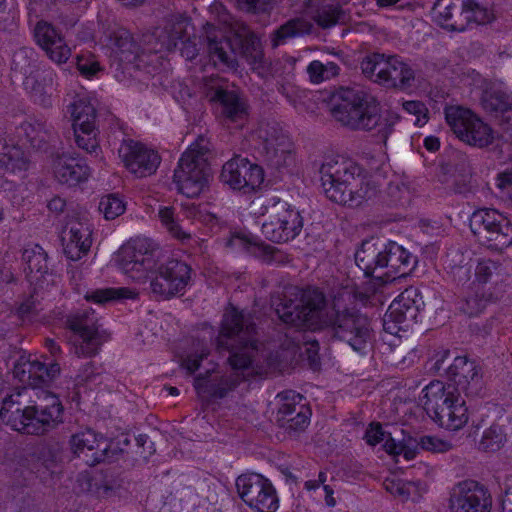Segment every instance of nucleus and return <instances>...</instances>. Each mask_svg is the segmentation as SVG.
I'll list each match as a JSON object with an SVG mask.
<instances>
[{"instance_id":"1","label":"nucleus","mask_w":512,"mask_h":512,"mask_svg":"<svg viewBox=\"0 0 512 512\" xmlns=\"http://www.w3.org/2000/svg\"><path fill=\"white\" fill-rule=\"evenodd\" d=\"M60 374L58 363L48 366L30 356L21 355L13 365V376L28 385L3 398L0 418L13 430L28 435H43L63 422L64 407L59 397L42 385Z\"/></svg>"},{"instance_id":"2","label":"nucleus","mask_w":512,"mask_h":512,"mask_svg":"<svg viewBox=\"0 0 512 512\" xmlns=\"http://www.w3.org/2000/svg\"><path fill=\"white\" fill-rule=\"evenodd\" d=\"M255 333L256 325L250 314L234 307L224 314L216 347L220 353H229L228 362L234 372L223 376L208 373L198 375L194 380L198 395L221 399L242 382L243 378L237 371L245 370L252 364L257 352Z\"/></svg>"},{"instance_id":"3","label":"nucleus","mask_w":512,"mask_h":512,"mask_svg":"<svg viewBox=\"0 0 512 512\" xmlns=\"http://www.w3.org/2000/svg\"><path fill=\"white\" fill-rule=\"evenodd\" d=\"M332 117L351 130L371 131L378 129L385 141L392 133L397 117H382L377 99L370 93L354 88H340L330 100Z\"/></svg>"},{"instance_id":"4","label":"nucleus","mask_w":512,"mask_h":512,"mask_svg":"<svg viewBox=\"0 0 512 512\" xmlns=\"http://www.w3.org/2000/svg\"><path fill=\"white\" fill-rule=\"evenodd\" d=\"M319 172L326 197L337 204L358 207L377 195V187L350 159H331L322 164Z\"/></svg>"},{"instance_id":"5","label":"nucleus","mask_w":512,"mask_h":512,"mask_svg":"<svg viewBox=\"0 0 512 512\" xmlns=\"http://www.w3.org/2000/svg\"><path fill=\"white\" fill-rule=\"evenodd\" d=\"M272 305L279 319L286 325L298 329L321 330L326 298L319 289L291 287L274 300Z\"/></svg>"},{"instance_id":"6","label":"nucleus","mask_w":512,"mask_h":512,"mask_svg":"<svg viewBox=\"0 0 512 512\" xmlns=\"http://www.w3.org/2000/svg\"><path fill=\"white\" fill-rule=\"evenodd\" d=\"M209 154V142L204 137H199L182 154L173 175L179 193L188 198L200 195L210 176Z\"/></svg>"},{"instance_id":"7","label":"nucleus","mask_w":512,"mask_h":512,"mask_svg":"<svg viewBox=\"0 0 512 512\" xmlns=\"http://www.w3.org/2000/svg\"><path fill=\"white\" fill-rule=\"evenodd\" d=\"M325 328H329L333 337L346 342L357 352H363L372 338L369 318L354 308L332 311L325 308L321 330Z\"/></svg>"},{"instance_id":"8","label":"nucleus","mask_w":512,"mask_h":512,"mask_svg":"<svg viewBox=\"0 0 512 512\" xmlns=\"http://www.w3.org/2000/svg\"><path fill=\"white\" fill-rule=\"evenodd\" d=\"M205 94L223 125L235 129L244 127L249 118V104L237 87L225 79L212 78L206 83Z\"/></svg>"},{"instance_id":"9","label":"nucleus","mask_w":512,"mask_h":512,"mask_svg":"<svg viewBox=\"0 0 512 512\" xmlns=\"http://www.w3.org/2000/svg\"><path fill=\"white\" fill-rule=\"evenodd\" d=\"M263 206L265 220L261 231L266 239L283 243L295 239L300 234L304 218L298 209L276 196L266 198Z\"/></svg>"},{"instance_id":"10","label":"nucleus","mask_w":512,"mask_h":512,"mask_svg":"<svg viewBox=\"0 0 512 512\" xmlns=\"http://www.w3.org/2000/svg\"><path fill=\"white\" fill-rule=\"evenodd\" d=\"M159 248L147 238H136L123 245L117 254L119 268L137 282H143L156 267Z\"/></svg>"},{"instance_id":"11","label":"nucleus","mask_w":512,"mask_h":512,"mask_svg":"<svg viewBox=\"0 0 512 512\" xmlns=\"http://www.w3.org/2000/svg\"><path fill=\"white\" fill-rule=\"evenodd\" d=\"M470 228L479 241L495 250L512 244V222L495 209H480L470 218Z\"/></svg>"},{"instance_id":"12","label":"nucleus","mask_w":512,"mask_h":512,"mask_svg":"<svg viewBox=\"0 0 512 512\" xmlns=\"http://www.w3.org/2000/svg\"><path fill=\"white\" fill-rule=\"evenodd\" d=\"M445 119L456 136L469 145L482 148L493 141L492 129L467 108L446 107Z\"/></svg>"},{"instance_id":"13","label":"nucleus","mask_w":512,"mask_h":512,"mask_svg":"<svg viewBox=\"0 0 512 512\" xmlns=\"http://www.w3.org/2000/svg\"><path fill=\"white\" fill-rule=\"evenodd\" d=\"M66 325L74 333V353L78 357H91L103 343L98 319L91 308L77 310L67 317Z\"/></svg>"},{"instance_id":"14","label":"nucleus","mask_w":512,"mask_h":512,"mask_svg":"<svg viewBox=\"0 0 512 512\" xmlns=\"http://www.w3.org/2000/svg\"><path fill=\"white\" fill-rule=\"evenodd\" d=\"M425 304L414 287L405 289L389 306L383 318L384 330L397 334L401 329L407 330L417 322V317Z\"/></svg>"},{"instance_id":"15","label":"nucleus","mask_w":512,"mask_h":512,"mask_svg":"<svg viewBox=\"0 0 512 512\" xmlns=\"http://www.w3.org/2000/svg\"><path fill=\"white\" fill-rule=\"evenodd\" d=\"M240 498L258 512H274L278 498L271 482L257 473L242 474L236 479Z\"/></svg>"},{"instance_id":"16","label":"nucleus","mask_w":512,"mask_h":512,"mask_svg":"<svg viewBox=\"0 0 512 512\" xmlns=\"http://www.w3.org/2000/svg\"><path fill=\"white\" fill-rule=\"evenodd\" d=\"M203 29L205 51L209 62L220 71L236 70L239 66L237 54L239 39L234 36H225L219 28L211 23H206Z\"/></svg>"},{"instance_id":"17","label":"nucleus","mask_w":512,"mask_h":512,"mask_svg":"<svg viewBox=\"0 0 512 512\" xmlns=\"http://www.w3.org/2000/svg\"><path fill=\"white\" fill-rule=\"evenodd\" d=\"M11 70L15 77L19 76L22 80L35 103L43 107L52 105L51 95L38 80L36 53L32 48L22 47L14 52Z\"/></svg>"},{"instance_id":"18","label":"nucleus","mask_w":512,"mask_h":512,"mask_svg":"<svg viewBox=\"0 0 512 512\" xmlns=\"http://www.w3.org/2000/svg\"><path fill=\"white\" fill-rule=\"evenodd\" d=\"M447 383L468 398L484 394L485 383L481 366L467 356H457L445 369Z\"/></svg>"},{"instance_id":"19","label":"nucleus","mask_w":512,"mask_h":512,"mask_svg":"<svg viewBox=\"0 0 512 512\" xmlns=\"http://www.w3.org/2000/svg\"><path fill=\"white\" fill-rule=\"evenodd\" d=\"M220 180L233 190L250 193L263 183L264 171L261 166L251 163L247 158L236 156L223 165Z\"/></svg>"},{"instance_id":"20","label":"nucleus","mask_w":512,"mask_h":512,"mask_svg":"<svg viewBox=\"0 0 512 512\" xmlns=\"http://www.w3.org/2000/svg\"><path fill=\"white\" fill-rule=\"evenodd\" d=\"M191 267L184 261L170 259L161 264L150 287L154 294L166 299L183 293L191 280Z\"/></svg>"},{"instance_id":"21","label":"nucleus","mask_w":512,"mask_h":512,"mask_svg":"<svg viewBox=\"0 0 512 512\" xmlns=\"http://www.w3.org/2000/svg\"><path fill=\"white\" fill-rule=\"evenodd\" d=\"M492 499L484 486L475 481L455 485L449 499L451 512H490Z\"/></svg>"},{"instance_id":"22","label":"nucleus","mask_w":512,"mask_h":512,"mask_svg":"<svg viewBox=\"0 0 512 512\" xmlns=\"http://www.w3.org/2000/svg\"><path fill=\"white\" fill-rule=\"evenodd\" d=\"M118 153L127 169L139 178L155 173L161 161L157 152L132 139L123 140Z\"/></svg>"},{"instance_id":"23","label":"nucleus","mask_w":512,"mask_h":512,"mask_svg":"<svg viewBox=\"0 0 512 512\" xmlns=\"http://www.w3.org/2000/svg\"><path fill=\"white\" fill-rule=\"evenodd\" d=\"M280 404L276 422L289 434L304 431L310 422L311 411L302 404L303 396L294 391H286L278 394Z\"/></svg>"},{"instance_id":"24","label":"nucleus","mask_w":512,"mask_h":512,"mask_svg":"<svg viewBox=\"0 0 512 512\" xmlns=\"http://www.w3.org/2000/svg\"><path fill=\"white\" fill-rule=\"evenodd\" d=\"M70 444L73 453L88 466H95L110 458L111 443L91 429L72 435Z\"/></svg>"},{"instance_id":"25","label":"nucleus","mask_w":512,"mask_h":512,"mask_svg":"<svg viewBox=\"0 0 512 512\" xmlns=\"http://www.w3.org/2000/svg\"><path fill=\"white\" fill-rule=\"evenodd\" d=\"M33 36L36 44L51 61L62 64L71 56V49L66 44L61 30L50 22L38 21L33 29Z\"/></svg>"},{"instance_id":"26","label":"nucleus","mask_w":512,"mask_h":512,"mask_svg":"<svg viewBox=\"0 0 512 512\" xmlns=\"http://www.w3.org/2000/svg\"><path fill=\"white\" fill-rule=\"evenodd\" d=\"M451 9L454 16L446 27L454 31H464L472 23L484 25L493 18L492 12L477 0H453Z\"/></svg>"},{"instance_id":"27","label":"nucleus","mask_w":512,"mask_h":512,"mask_svg":"<svg viewBox=\"0 0 512 512\" xmlns=\"http://www.w3.org/2000/svg\"><path fill=\"white\" fill-rule=\"evenodd\" d=\"M102 40L127 61L140 59L142 55L151 53L144 49L146 46L144 36L142 37V43H138L126 28L118 24L109 25L105 28Z\"/></svg>"},{"instance_id":"28","label":"nucleus","mask_w":512,"mask_h":512,"mask_svg":"<svg viewBox=\"0 0 512 512\" xmlns=\"http://www.w3.org/2000/svg\"><path fill=\"white\" fill-rule=\"evenodd\" d=\"M28 457L37 473L52 474L63 460V445L54 439L39 441Z\"/></svg>"},{"instance_id":"29","label":"nucleus","mask_w":512,"mask_h":512,"mask_svg":"<svg viewBox=\"0 0 512 512\" xmlns=\"http://www.w3.org/2000/svg\"><path fill=\"white\" fill-rule=\"evenodd\" d=\"M55 179L61 184L77 185L88 179L90 168L84 159L68 154L57 155L52 161Z\"/></svg>"},{"instance_id":"30","label":"nucleus","mask_w":512,"mask_h":512,"mask_svg":"<svg viewBox=\"0 0 512 512\" xmlns=\"http://www.w3.org/2000/svg\"><path fill=\"white\" fill-rule=\"evenodd\" d=\"M386 241L380 238L366 239L355 253V262L366 277L377 269L385 268Z\"/></svg>"},{"instance_id":"31","label":"nucleus","mask_w":512,"mask_h":512,"mask_svg":"<svg viewBox=\"0 0 512 512\" xmlns=\"http://www.w3.org/2000/svg\"><path fill=\"white\" fill-rule=\"evenodd\" d=\"M384 276L394 280L407 276L416 266L417 257L394 241L386 242Z\"/></svg>"},{"instance_id":"32","label":"nucleus","mask_w":512,"mask_h":512,"mask_svg":"<svg viewBox=\"0 0 512 512\" xmlns=\"http://www.w3.org/2000/svg\"><path fill=\"white\" fill-rule=\"evenodd\" d=\"M184 24L183 22H172L163 29H157L153 33L144 34V49L160 53L162 51H172L177 48L179 42H184Z\"/></svg>"},{"instance_id":"33","label":"nucleus","mask_w":512,"mask_h":512,"mask_svg":"<svg viewBox=\"0 0 512 512\" xmlns=\"http://www.w3.org/2000/svg\"><path fill=\"white\" fill-rule=\"evenodd\" d=\"M415 80L414 69L399 56H389L386 60L384 73L379 84L386 88L406 90L412 87Z\"/></svg>"},{"instance_id":"34","label":"nucleus","mask_w":512,"mask_h":512,"mask_svg":"<svg viewBox=\"0 0 512 512\" xmlns=\"http://www.w3.org/2000/svg\"><path fill=\"white\" fill-rule=\"evenodd\" d=\"M456 397H463V395L455 390L453 385L435 380L423 389V407L430 416L440 411V409L454 404Z\"/></svg>"},{"instance_id":"35","label":"nucleus","mask_w":512,"mask_h":512,"mask_svg":"<svg viewBox=\"0 0 512 512\" xmlns=\"http://www.w3.org/2000/svg\"><path fill=\"white\" fill-rule=\"evenodd\" d=\"M481 105L486 112L501 118V121H512V93L492 87L483 93Z\"/></svg>"},{"instance_id":"36","label":"nucleus","mask_w":512,"mask_h":512,"mask_svg":"<svg viewBox=\"0 0 512 512\" xmlns=\"http://www.w3.org/2000/svg\"><path fill=\"white\" fill-rule=\"evenodd\" d=\"M430 417L442 428L458 430L468 421V409L464 397H456L454 404H450Z\"/></svg>"},{"instance_id":"37","label":"nucleus","mask_w":512,"mask_h":512,"mask_svg":"<svg viewBox=\"0 0 512 512\" xmlns=\"http://www.w3.org/2000/svg\"><path fill=\"white\" fill-rule=\"evenodd\" d=\"M443 267L450 278L459 285L466 284L472 275L473 264L459 249L449 250L443 258Z\"/></svg>"},{"instance_id":"38","label":"nucleus","mask_w":512,"mask_h":512,"mask_svg":"<svg viewBox=\"0 0 512 512\" xmlns=\"http://www.w3.org/2000/svg\"><path fill=\"white\" fill-rule=\"evenodd\" d=\"M0 166L10 172L26 171L29 159L25 152L13 143H9L4 130L0 127Z\"/></svg>"},{"instance_id":"39","label":"nucleus","mask_w":512,"mask_h":512,"mask_svg":"<svg viewBox=\"0 0 512 512\" xmlns=\"http://www.w3.org/2000/svg\"><path fill=\"white\" fill-rule=\"evenodd\" d=\"M48 256L40 245L28 246L23 250L24 272L30 282L41 280L48 273Z\"/></svg>"},{"instance_id":"40","label":"nucleus","mask_w":512,"mask_h":512,"mask_svg":"<svg viewBox=\"0 0 512 512\" xmlns=\"http://www.w3.org/2000/svg\"><path fill=\"white\" fill-rule=\"evenodd\" d=\"M27 141L38 150L45 149L46 146L56 138V131L43 119H33L21 124Z\"/></svg>"},{"instance_id":"41","label":"nucleus","mask_w":512,"mask_h":512,"mask_svg":"<svg viewBox=\"0 0 512 512\" xmlns=\"http://www.w3.org/2000/svg\"><path fill=\"white\" fill-rule=\"evenodd\" d=\"M257 138L260 142L262 153L273 149L280 144H287L289 137L283 131L282 127L276 121H262L256 130Z\"/></svg>"},{"instance_id":"42","label":"nucleus","mask_w":512,"mask_h":512,"mask_svg":"<svg viewBox=\"0 0 512 512\" xmlns=\"http://www.w3.org/2000/svg\"><path fill=\"white\" fill-rule=\"evenodd\" d=\"M312 28L311 22L303 18L290 19L274 31L273 46L277 47L284 44L290 38L309 34Z\"/></svg>"},{"instance_id":"43","label":"nucleus","mask_w":512,"mask_h":512,"mask_svg":"<svg viewBox=\"0 0 512 512\" xmlns=\"http://www.w3.org/2000/svg\"><path fill=\"white\" fill-rule=\"evenodd\" d=\"M73 130L77 147L85 151L87 154L98 158L101 154V147L97 139L98 130L96 126H73Z\"/></svg>"},{"instance_id":"44","label":"nucleus","mask_w":512,"mask_h":512,"mask_svg":"<svg viewBox=\"0 0 512 512\" xmlns=\"http://www.w3.org/2000/svg\"><path fill=\"white\" fill-rule=\"evenodd\" d=\"M383 486L387 492L402 501H407L408 499L415 500L420 495L418 483L412 481L386 478L383 482Z\"/></svg>"},{"instance_id":"45","label":"nucleus","mask_w":512,"mask_h":512,"mask_svg":"<svg viewBox=\"0 0 512 512\" xmlns=\"http://www.w3.org/2000/svg\"><path fill=\"white\" fill-rule=\"evenodd\" d=\"M137 293L134 290L125 287L119 288H102L87 292L85 299L88 302L104 304L109 301L119 299H135Z\"/></svg>"},{"instance_id":"46","label":"nucleus","mask_w":512,"mask_h":512,"mask_svg":"<svg viewBox=\"0 0 512 512\" xmlns=\"http://www.w3.org/2000/svg\"><path fill=\"white\" fill-rule=\"evenodd\" d=\"M306 71L312 83L320 84L337 77L340 72V67L337 63L332 61L322 62L320 60H313L307 66Z\"/></svg>"},{"instance_id":"47","label":"nucleus","mask_w":512,"mask_h":512,"mask_svg":"<svg viewBox=\"0 0 512 512\" xmlns=\"http://www.w3.org/2000/svg\"><path fill=\"white\" fill-rule=\"evenodd\" d=\"M267 163L281 171L290 167L294 163L292 142L289 140L287 144H280L263 154Z\"/></svg>"},{"instance_id":"48","label":"nucleus","mask_w":512,"mask_h":512,"mask_svg":"<svg viewBox=\"0 0 512 512\" xmlns=\"http://www.w3.org/2000/svg\"><path fill=\"white\" fill-rule=\"evenodd\" d=\"M71 115L73 126L91 127V125H95L96 109L85 98H80L71 105Z\"/></svg>"},{"instance_id":"49","label":"nucleus","mask_w":512,"mask_h":512,"mask_svg":"<svg viewBox=\"0 0 512 512\" xmlns=\"http://www.w3.org/2000/svg\"><path fill=\"white\" fill-rule=\"evenodd\" d=\"M234 38H238L240 41V44L237 45L238 57L241 56L245 58L251 65L260 64L262 62L263 53L255 36L242 37L237 34L234 35Z\"/></svg>"},{"instance_id":"50","label":"nucleus","mask_w":512,"mask_h":512,"mask_svg":"<svg viewBox=\"0 0 512 512\" xmlns=\"http://www.w3.org/2000/svg\"><path fill=\"white\" fill-rule=\"evenodd\" d=\"M506 442V433L502 425L492 424L482 435L479 448L483 451H498Z\"/></svg>"},{"instance_id":"51","label":"nucleus","mask_w":512,"mask_h":512,"mask_svg":"<svg viewBox=\"0 0 512 512\" xmlns=\"http://www.w3.org/2000/svg\"><path fill=\"white\" fill-rule=\"evenodd\" d=\"M158 217L161 221L162 225L167 229V231L175 238L180 240L190 239V234L186 233L182 227L180 226L177 218L175 217V212L173 207H160L158 211Z\"/></svg>"},{"instance_id":"52","label":"nucleus","mask_w":512,"mask_h":512,"mask_svg":"<svg viewBox=\"0 0 512 512\" xmlns=\"http://www.w3.org/2000/svg\"><path fill=\"white\" fill-rule=\"evenodd\" d=\"M387 57L384 54L373 53L366 56L361 62V70L366 77L374 78L379 83L384 73Z\"/></svg>"},{"instance_id":"53","label":"nucleus","mask_w":512,"mask_h":512,"mask_svg":"<svg viewBox=\"0 0 512 512\" xmlns=\"http://www.w3.org/2000/svg\"><path fill=\"white\" fill-rule=\"evenodd\" d=\"M487 303L488 299L485 298L483 293L478 290L469 291L461 302L460 310L464 314L473 317L480 314L486 308Z\"/></svg>"},{"instance_id":"54","label":"nucleus","mask_w":512,"mask_h":512,"mask_svg":"<svg viewBox=\"0 0 512 512\" xmlns=\"http://www.w3.org/2000/svg\"><path fill=\"white\" fill-rule=\"evenodd\" d=\"M126 209L124 201L115 194L103 196L99 203V211L105 219L113 220L122 215Z\"/></svg>"},{"instance_id":"55","label":"nucleus","mask_w":512,"mask_h":512,"mask_svg":"<svg viewBox=\"0 0 512 512\" xmlns=\"http://www.w3.org/2000/svg\"><path fill=\"white\" fill-rule=\"evenodd\" d=\"M64 236L72 239L75 243L82 244L83 249L91 247V231L89 227L81 222H72L65 229Z\"/></svg>"},{"instance_id":"56","label":"nucleus","mask_w":512,"mask_h":512,"mask_svg":"<svg viewBox=\"0 0 512 512\" xmlns=\"http://www.w3.org/2000/svg\"><path fill=\"white\" fill-rule=\"evenodd\" d=\"M75 64L80 72L86 78L95 76L100 71L99 62L90 52H81L75 56Z\"/></svg>"},{"instance_id":"57","label":"nucleus","mask_w":512,"mask_h":512,"mask_svg":"<svg viewBox=\"0 0 512 512\" xmlns=\"http://www.w3.org/2000/svg\"><path fill=\"white\" fill-rule=\"evenodd\" d=\"M343 12L340 8L327 5L318 9L314 15L315 22L322 28H330L341 20Z\"/></svg>"},{"instance_id":"58","label":"nucleus","mask_w":512,"mask_h":512,"mask_svg":"<svg viewBox=\"0 0 512 512\" xmlns=\"http://www.w3.org/2000/svg\"><path fill=\"white\" fill-rule=\"evenodd\" d=\"M39 305L40 303L35 295H30L19 304L16 315L22 323H31L40 311Z\"/></svg>"},{"instance_id":"59","label":"nucleus","mask_w":512,"mask_h":512,"mask_svg":"<svg viewBox=\"0 0 512 512\" xmlns=\"http://www.w3.org/2000/svg\"><path fill=\"white\" fill-rule=\"evenodd\" d=\"M417 447L434 453H444L451 450L452 444L435 436H422L417 442Z\"/></svg>"},{"instance_id":"60","label":"nucleus","mask_w":512,"mask_h":512,"mask_svg":"<svg viewBox=\"0 0 512 512\" xmlns=\"http://www.w3.org/2000/svg\"><path fill=\"white\" fill-rule=\"evenodd\" d=\"M497 268V264L492 260H483L478 262L475 268V277L477 282L479 284L487 283Z\"/></svg>"},{"instance_id":"61","label":"nucleus","mask_w":512,"mask_h":512,"mask_svg":"<svg viewBox=\"0 0 512 512\" xmlns=\"http://www.w3.org/2000/svg\"><path fill=\"white\" fill-rule=\"evenodd\" d=\"M63 250L68 259L72 261L79 260L83 255L87 254L89 249H83L82 244L75 243L67 236L62 237Z\"/></svg>"},{"instance_id":"62","label":"nucleus","mask_w":512,"mask_h":512,"mask_svg":"<svg viewBox=\"0 0 512 512\" xmlns=\"http://www.w3.org/2000/svg\"><path fill=\"white\" fill-rule=\"evenodd\" d=\"M403 109L409 114L416 116L415 124L422 125L427 120V108L420 101H406L403 103Z\"/></svg>"},{"instance_id":"63","label":"nucleus","mask_w":512,"mask_h":512,"mask_svg":"<svg viewBox=\"0 0 512 512\" xmlns=\"http://www.w3.org/2000/svg\"><path fill=\"white\" fill-rule=\"evenodd\" d=\"M249 249L251 253H253L256 257L261 258L265 262L273 261L277 251L275 247L263 242H250Z\"/></svg>"},{"instance_id":"64","label":"nucleus","mask_w":512,"mask_h":512,"mask_svg":"<svg viewBox=\"0 0 512 512\" xmlns=\"http://www.w3.org/2000/svg\"><path fill=\"white\" fill-rule=\"evenodd\" d=\"M386 434L380 423H371L366 430L365 439L369 445L375 446L385 440Z\"/></svg>"}]
</instances>
